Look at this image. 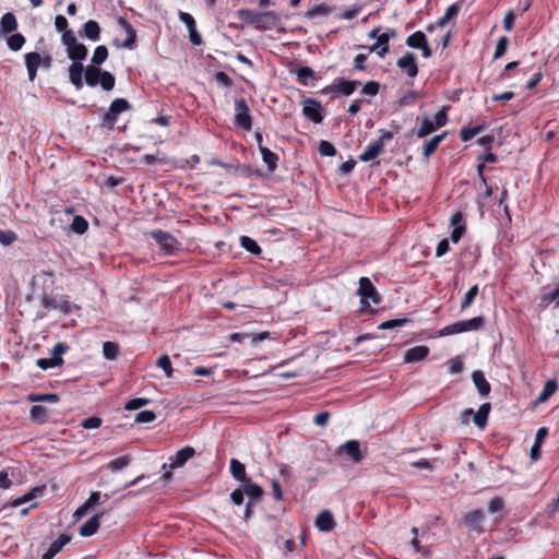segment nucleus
<instances>
[{
  "label": "nucleus",
  "instance_id": "49",
  "mask_svg": "<svg viewBox=\"0 0 559 559\" xmlns=\"http://www.w3.org/2000/svg\"><path fill=\"white\" fill-rule=\"evenodd\" d=\"M426 41V35L423 32L417 31L407 37L406 45L411 48L418 49L419 47L424 46Z\"/></svg>",
  "mask_w": 559,
  "mask_h": 559
},
{
  "label": "nucleus",
  "instance_id": "1",
  "mask_svg": "<svg viewBox=\"0 0 559 559\" xmlns=\"http://www.w3.org/2000/svg\"><path fill=\"white\" fill-rule=\"evenodd\" d=\"M240 490L248 497V502L245 506L242 519L248 522L252 514L253 508L258 501L263 497V489L258 484L253 483L250 478L242 481L239 486Z\"/></svg>",
  "mask_w": 559,
  "mask_h": 559
},
{
  "label": "nucleus",
  "instance_id": "38",
  "mask_svg": "<svg viewBox=\"0 0 559 559\" xmlns=\"http://www.w3.org/2000/svg\"><path fill=\"white\" fill-rule=\"evenodd\" d=\"M239 20L247 22L248 24H251L255 27V24L258 23V19L260 17L261 12L253 11L250 9H239L236 12Z\"/></svg>",
  "mask_w": 559,
  "mask_h": 559
},
{
  "label": "nucleus",
  "instance_id": "47",
  "mask_svg": "<svg viewBox=\"0 0 559 559\" xmlns=\"http://www.w3.org/2000/svg\"><path fill=\"white\" fill-rule=\"evenodd\" d=\"M412 533L414 535V538L412 539L411 544H412V547L414 548V551L421 554L425 558H429L430 549L428 546L420 545V540L418 539V528L413 527Z\"/></svg>",
  "mask_w": 559,
  "mask_h": 559
},
{
  "label": "nucleus",
  "instance_id": "31",
  "mask_svg": "<svg viewBox=\"0 0 559 559\" xmlns=\"http://www.w3.org/2000/svg\"><path fill=\"white\" fill-rule=\"evenodd\" d=\"M102 69L95 66H87L84 68V80L90 87H95L100 80Z\"/></svg>",
  "mask_w": 559,
  "mask_h": 559
},
{
  "label": "nucleus",
  "instance_id": "5",
  "mask_svg": "<svg viewBox=\"0 0 559 559\" xmlns=\"http://www.w3.org/2000/svg\"><path fill=\"white\" fill-rule=\"evenodd\" d=\"M150 235L166 255H173L181 250V243L168 231L155 229Z\"/></svg>",
  "mask_w": 559,
  "mask_h": 559
},
{
  "label": "nucleus",
  "instance_id": "6",
  "mask_svg": "<svg viewBox=\"0 0 559 559\" xmlns=\"http://www.w3.org/2000/svg\"><path fill=\"white\" fill-rule=\"evenodd\" d=\"M358 295L361 297V310L366 311L369 309L370 305L368 300H371L374 305H379L381 302V296L376 289L374 285L368 277H360Z\"/></svg>",
  "mask_w": 559,
  "mask_h": 559
},
{
  "label": "nucleus",
  "instance_id": "27",
  "mask_svg": "<svg viewBox=\"0 0 559 559\" xmlns=\"http://www.w3.org/2000/svg\"><path fill=\"white\" fill-rule=\"evenodd\" d=\"M17 29V20L12 12H7L0 20V34L9 35Z\"/></svg>",
  "mask_w": 559,
  "mask_h": 559
},
{
  "label": "nucleus",
  "instance_id": "18",
  "mask_svg": "<svg viewBox=\"0 0 559 559\" xmlns=\"http://www.w3.org/2000/svg\"><path fill=\"white\" fill-rule=\"evenodd\" d=\"M100 492L99 491H93L91 492L88 499L79 507L74 512L75 519H81L87 514L88 511L94 509L96 506L100 504Z\"/></svg>",
  "mask_w": 559,
  "mask_h": 559
},
{
  "label": "nucleus",
  "instance_id": "50",
  "mask_svg": "<svg viewBox=\"0 0 559 559\" xmlns=\"http://www.w3.org/2000/svg\"><path fill=\"white\" fill-rule=\"evenodd\" d=\"M71 229L78 235H83L88 229V222L81 215L74 216Z\"/></svg>",
  "mask_w": 559,
  "mask_h": 559
},
{
  "label": "nucleus",
  "instance_id": "23",
  "mask_svg": "<svg viewBox=\"0 0 559 559\" xmlns=\"http://www.w3.org/2000/svg\"><path fill=\"white\" fill-rule=\"evenodd\" d=\"M472 380L480 396L486 397L489 395L491 386L481 370H475L472 373Z\"/></svg>",
  "mask_w": 559,
  "mask_h": 559
},
{
  "label": "nucleus",
  "instance_id": "8",
  "mask_svg": "<svg viewBox=\"0 0 559 559\" xmlns=\"http://www.w3.org/2000/svg\"><path fill=\"white\" fill-rule=\"evenodd\" d=\"M69 350L68 344L63 342H58L53 348L51 349V357L49 358H38L36 360L37 367L43 370H47L55 367H60L63 365L64 360L62 355H64Z\"/></svg>",
  "mask_w": 559,
  "mask_h": 559
},
{
  "label": "nucleus",
  "instance_id": "64",
  "mask_svg": "<svg viewBox=\"0 0 559 559\" xmlns=\"http://www.w3.org/2000/svg\"><path fill=\"white\" fill-rule=\"evenodd\" d=\"M559 298V284L550 292L542 295V301L546 305L557 300Z\"/></svg>",
  "mask_w": 559,
  "mask_h": 559
},
{
  "label": "nucleus",
  "instance_id": "14",
  "mask_svg": "<svg viewBox=\"0 0 559 559\" xmlns=\"http://www.w3.org/2000/svg\"><path fill=\"white\" fill-rule=\"evenodd\" d=\"M337 455L346 454L354 463L362 461L364 455L360 450V443L357 440H348L338 447L336 451Z\"/></svg>",
  "mask_w": 559,
  "mask_h": 559
},
{
  "label": "nucleus",
  "instance_id": "48",
  "mask_svg": "<svg viewBox=\"0 0 559 559\" xmlns=\"http://www.w3.org/2000/svg\"><path fill=\"white\" fill-rule=\"evenodd\" d=\"M108 58V49L105 45H99L95 48L94 53L92 56V63L95 67H99L103 64Z\"/></svg>",
  "mask_w": 559,
  "mask_h": 559
},
{
  "label": "nucleus",
  "instance_id": "52",
  "mask_svg": "<svg viewBox=\"0 0 559 559\" xmlns=\"http://www.w3.org/2000/svg\"><path fill=\"white\" fill-rule=\"evenodd\" d=\"M479 293L478 285L472 286L465 294L462 302H461V311L466 310L474 301L476 296Z\"/></svg>",
  "mask_w": 559,
  "mask_h": 559
},
{
  "label": "nucleus",
  "instance_id": "24",
  "mask_svg": "<svg viewBox=\"0 0 559 559\" xmlns=\"http://www.w3.org/2000/svg\"><path fill=\"white\" fill-rule=\"evenodd\" d=\"M104 515V511L95 513L80 527V535L83 537L93 536L99 528V520Z\"/></svg>",
  "mask_w": 559,
  "mask_h": 559
},
{
  "label": "nucleus",
  "instance_id": "29",
  "mask_svg": "<svg viewBox=\"0 0 559 559\" xmlns=\"http://www.w3.org/2000/svg\"><path fill=\"white\" fill-rule=\"evenodd\" d=\"M290 72L296 74L297 80L304 86H313V84L310 83L309 80L318 79L316 72L309 67H299L296 70H290Z\"/></svg>",
  "mask_w": 559,
  "mask_h": 559
},
{
  "label": "nucleus",
  "instance_id": "61",
  "mask_svg": "<svg viewBox=\"0 0 559 559\" xmlns=\"http://www.w3.org/2000/svg\"><path fill=\"white\" fill-rule=\"evenodd\" d=\"M102 418L98 416H90L82 420L81 426L85 429H96L102 426Z\"/></svg>",
  "mask_w": 559,
  "mask_h": 559
},
{
  "label": "nucleus",
  "instance_id": "3",
  "mask_svg": "<svg viewBox=\"0 0 559 559\" xmlns=\"http://www.w3.org/2000/svg\"><path fill=\"white\" fill-rule=\"evenodd\" d=\"M448 107H442L435 114L433 119L425 117L421 120L420 127L415 131L417 138L423 139L435 132L437 129L442 128L448 123Z\"/></svg>",
  "mask_w": 559,
  "mask_h": 559
},
{
  "label": "nucleus",
  "instance_id": "36",
  "mask_svg": "<svg viewBox=\"0 0 559 559\" xmlns=\"http://www.w3.org/2000/svg\"><path fill=\"white\" fill-rule=\"evenodd\" d=\"M364 48H367V46H364ZM389 40L382 34L379 35L373 45L368 47L369 51L376 52L380 57H384L389 52Z\"/></svg>",
  "mask_w": 559,
  "mask_h": 559
},
{
  "label": "nucleus",
  "instance_id": "56",
  "mask_svg": "<svg viewBox=\"0 0 559 559\" xmlns=\"http://www.w3.org/2000/svg\"><path fill=\"white\" fill-rule=\"evenodd\" d=\"M156 366L162 368L165 371V374L167 377H171L173 367H171V361H170V358L168 355L164 354V355L159 356L156 361Z\"/></svg>",
  "mask_w": 559,
  "mask_h": 559
},
{
  "label": "nucleus",
  "instance_id": "19",
  "mask_svg": "<svg viewBox=\"0 0 559 559\" xmlns=\"http://www.w3.org/2000/svg\"><path fill=\"white\" fill-rule=\"evenodd\" d=\"M71 536L68 534H61L55 542L51 543L46 552L43 554V559H53L62 548L70 543Z\"/></svg>",
  "mask_w": 559,
  "mask_h": 559
},
{
  "label": "nucleus",
  "instance_id": "62",
  "mask_svg": "<svg viewBox=\"0 0 559 559\" xmlns=\"http://www.w3.org/2000/svg\"><path fill=\"white\" fill-rule=\"evenodd\" d=\"M150 403L148 399L145 397H135L127 402L126 409L128 411H135L139 409Z\"/></svg>",
  "mask_w": 559,
  "mask_h": 559
},
{
  "label": "nucleus",
  "instance_id": "60",
  "mask_svg": "<svg viewBox=\"0 0 559 559\" xmlns=\"http://www.w3.org/2000/svg\"><path fill=\"white\" fill-rule=\"evenodd\" d=\"M156 419V414L153 411H142L135 415V421L141 424H148Z\"/></svg>",
  "mask_w": 559,
  "mask_h": 559
},
{
  "label": "nucleus",
  "instance_id": "2",
  "mask_svg": "<svg viewBox=\"0 0 559 559\" xmlns=\"http://www.w3.org/2000/svg\"><path fill=\"white\" fill-rule=\"evenodd\" d=\"M484 324H485L484 317H481V316L474 317L472 319L457 321V322H454L452 324L444 326L443 329L438 331V336H448V335L459 334V333H463V332L478 331L484 326Z\"/></svg>",
  "mask_w": 559,
  "mask_h": 559
},
{
  "label": "nucleus",
  "instance_id": "22",
  "mask_svg": "<svg viewBox=\"0 0 559 559\" xmlns=\"http://www.w3.org/2000/svg\"><path fill=\"white\" fill-rule=\"evenodd\" d=\"M359 85L360 82L356 80H345L342 78L335 79V88L337 96H350Z\"/></svg>",
  "mask_w": 559,
  "mask_h": 559
},
{
  "label": "nucleus",
  "instance_id": "33",
  "mask_svg": "<svg viewBox=\"0 0 559 559\" xmlns=\"http://www.w3.org/2000/svg\"><path fill=\"white\" fill-rule=\"evenodd\" d=\"M83 34L86 38L97 41L100 37V26L98 22L94 20H88L83 25Z\"/></svg>",
  "mask_w": 559,
  "mask_h": 559
},
{
  "label": "nucleus",
  "instance_id": "53",
  "mask_svg": "<svg viewBox=\"0 0 559 559\" xmlns=\"http://www.w3.org/2000/svg\"><path fill=\"white\" fill-rule=\"evenodd\" d=\"M116 79L108 71H102L99 83L104 91H111L115 87Z\"/></svg>",
  "mask_w": 559,
  "mask_h": 559
},
{
  "label": "nucleus",
  "instance_id": "9",
  "mask_svg": "<svg viewBox=\"0 0 559 559\" xmlns=\"http://www.w3.org/2000/svg\"><path fill=\"white\" fill-rule=\"evenodd\" d=\"M131 104L126 98H116L111 102L108 111L103 117L102 126L112 130L119 114L130 110Z\"/></svg>",
  "mask_w": 559,
  "mask_h": 559
},
{
  "label": "nucleus",
  "instance_id": "42",
  "mask_svg": "<svg viewBox=\"0 0 559 559\" xmlns=\"http://www.w3.org/2000/svg\"><path fill=\"white\" fill-rule=\"evenodd\" d=\"M262 160L265 163L270 171H274L277 168L278 156L276 153L269 148H261Z\"/></svg>",
  "mask_w": 559,
  "mask_h": 559
},
{
  "label": "nucleus",
  "instance_id": "20",
  "mask_svg": "<svg viewBox=\"0 0 559 559\" xmlns=\"http://www.w3.org/2000/svg\"><path fill=\"white\" fill-rule=\"evenodd\" d=\"M69 80L72 83V85L75 87V90H81L83 87V73H84V66L82 62H75L71 63L69 69Z\"/></svg>",
  "mask_w": 559,
  "mask_h": 559
},
{
  "label": "nucleus",
  "instance_id": "12",
  "mask_svg": "<svg viewBox=\"0 0 559 559\" xmlns=\"http://www.w3.org/2000/svg\"><path fill=\"white\" fill-rule=\"evenodd\" d=\"M484 522H485V512L480 509L467 512L463 518V523L468 528V531L475 532L478 535H480L485 532L484 526H483Z\"/></svg>",
  "mask_w": 559,
  "mask_h": 559
},
{
  "label": "nucleus",
  "instance_id": "25",
  "mask_svg": "<svg viewBox=\"0 0 559 559\" xmlns=\"http://www.w3.org/2000/svg\"><path fill=\"white\" fill-rule=\"evenodd\" d=\"M316 526L321 532H331L335 526L333 514L329 510L321 511L317 515Z\"/></svg>",
  "mask_w": 559,
  "mask_h": 559
},
{
  "label": "nucleus",
  "instance_id": "30",
  "mask_svg": "<svg viewBox=\"0 0 559 559\" xmlns=\"http://www.w3.org/2000/svg\"><path fill=\"white\" fill-rule=\"evenodd\" d=\"M44 489H45V487H34L31 491L26 492L25 495L9 501L5 504V507L17 508V507L33 500L38 495L43 493Z\"/></svg>",
  "mask_w": 559,
  "mask_h": 559
},
{
  "label": "nucleus",
  "instance_id": "15",
  "mask_svg": "<svg viewBox=\"0 0 559 559\" xmlns=\"http://www.w3.org/2000/svg\"><path fill=\"white\" fill-rule=\"evenodd\" d=\"M396 66L405 71L409 78H415L418 74V66L416 62V56L413 52H406L404 56L397 59Z\"/></svg>",
  "mask_w": 559,
  "mask_h": 559
},
{
  "label": "nucleus",
  "instance_id": "34",
  "mask_svg": "<svg viewBox=\"0 0 559 559\" xmlns=\"http://www.w3.org/2000/svg\"><path fill=\"white\" fill-rule=\"evenodd\" d=\"M491 409L490 403H484L478 411L474 414V424L478 428H484L487 425L488 416Z\"/></svg>",
  "mask_w": 559,
  "mask_h": 559
},
{
  "label": "nucleus",
  "instance_id": "21",
  "mask_svg": "<svg viewBox=\"0 0 559 559\" xmlns=\"http://www.w3.org/2000/svg\"><path fill=\"white\" fill-rule=\"evenodd\" d=\"M118 23L127 34V38L121 46L127 49H133L136 43L135 28L124 17H119Z\"/></svg>",
  "mask_w": 559,
  "mask_h": 559
},
{
  "label": "nucleus",
  "instance_id": "57",
  "mask_svg": "<svg viewBox=\"0 0 559 559\" xmlns=\"http://www.w3.org/2000/svg\"><path fill=\"white\" fill-rule=\"evenodd\" d=\"M319 153L322 156H330V157H332V156L336 155L337 151H336L335 146L331 142L322 140L319 143Z\"/></svg>",
  "mask_w": 559,
  "mask_h": 559
},
{
  "label": "nucleus",
  "instance_id": "16",
  "mask_svg": "<svg viewBox=\"0 0 559 559\" xmlns=\"http://www.w3.org/2000/svg\"><path fill=\"white\" fill-rule=\"evenodd\" d=\"M278 22L280 17L276 12L264 11L261 12L254 28L258 31H270L274 28L278 24Z\"/></svg>",
  "mask_w": 559,
  "mask_h": 559
},
{
  "label": "nucleus",
  "instance_id": "37",
  "mask_svg": "<svg viewBox=\"0 0 559 559\" xmlns=\"http://www.w3.org/2000/svg\"><path fill=\"white\" fill-rule=\"evenodd\" d=\"M239 241H240L241 247L245 250H247L248 252H250L251 254L257 255V257L261 255V253H262L261 247L251 237L241 236Z\"/></svg>",
  "mask_w": 559,
  "mask_h": 559
},
{
  "label": "nucleus",
  "instance_id": "44",
  "mask_svg": "<svg viewBox=\"0 0 559 559\" xmlns=\"http://www.w3.org/2000/svg\"><path fill=\"white\" fill-rule=\"evenodd\" d=\"M47 408L41 405H34L29 411V418L36 424H44L46 421Z\"/></svg>",
  "mask_w": 559,
  "mask_h": 559
},
{
  "label": "nucleus",
  "instance_id": "10",
  "mask_svg": "<svg viewBox=\"0 0 559 559\" xmlns=\"http://www.w3.org/2000/svg\"><path fill=\"white\" fill-rule=\"evenodd\" d=\"M234 124L246 131H250L252 129V118L250 116V109L247 102L243 98L235 99Z\"/></svg>",
  "mask_w": 559,
  "mask_h": 559
},
{
  "label": "nucleus",
  "instance_id": "59",
  "mask_svg": "<svg viewBox=\"0 0 559 559\" xmlns=\"http://www.w3.org/2000/svg\"><path fill=\"white\" fill-rule=\"evenodd\" d=\"M380 91V84L377 81H368L361 90V93L368 96H376Z\"/></svg>",
  "mask_w": 559,
  "mask_h": 559
},
{
  "label": "nucleus",
  "instance_id": "51",
  "mask_svg": "<svg viewBox=\"0 0 559 559\" xmlns=\"http://www.w3.org/2000/svg\"><path fill=\"white\" fill-rule=\"evenodd\" d=\"M119 353V346L117 343L114 342H105L103 344V355L108 360H114L117 358Z\"/></svg>",
  "mask_w": 559,
  "mask_h": 559
},
{
  "label": "nucleus",
  "instance_id": "55",
  "mask_svg": "<svg viewBox=\"0 0 559 559\" xmlns=\"http://www.w3.org/2000/svg\"><path fill=\"white\" fill-rule=\"evenodd\" d=\"M508 46H509L508 37L501 36L497 41L496 49L493 52V59H500L501 57H503L508 49Z\"/></svg>",
  "mask_w": 559,
  "mask_h": 559
},
{
  "label": "nucleus",
  "instance_id": "58",
  "mask_svg": "<svg viewBox=\"0 0 559 559\" xmlns=\"http://www.w3.org/2000/svg\"><path fill=\"white\" fill-rule=\"evenodd\" d=\"M407 322H408V320L405 319V318H403V319H392V320H388V321L382 322L379 325V329H381V330H392V329H396V328H402V326L406 325Z\"/></svg>",
  "mask_w": 559,
  "mask_h": 559
},
{
  "label": "nucleus",
  "instance_id": "54",
  "mask_svg": "<svg viewBox=\"0 0 559 559\" xmlns=\"http://www.w3.org/2000/svg\"><path fill=\"white\" fill-rule=\"evenodd\" d=\"M27 400L31 402H51L57 403L59 401V396L56 393H46V394H28Z\"/></svg>",
  "mask_w": 559,
  "mask_h": 559
},
{
  "label": "nucleus",
  "instance_id": "63",
  "mask_svg": "<svg viewBox=\"0 0 559 559\" xmlns=\"http://www.w3.org/2000/svg\"><path fill=\"white\" fill-rule=\"evenodd\" d=\"M417 98L418 93L415 91H409L399 99V104L400 106H413Z\"/></svg>",
  "mask_w": 559,
  "mask_h": 559
},
{
  "label": "nucleus",
  "instance_id": "13",
  "mask_svg": "<svg viewBox=\"0 0 559 559\" xmlns=\"http://www.w3.org/2000/svg\"><path fill=\"white\" fill-rule=\"evenodd\" d=\"M302 115L313 123H321L323 120V107L314 98H306L304 102Z\"/></svg>",
  "mask_w": 559,
  "mask_h": 559
},
{
  "label": "nucleus",
  "instance_id": "17",
  "mask_svg": "<svg viewBox=\"0 0 559 559\" xmlns=\"http://www.w3.org/2000/svg\"><path fill=\"white\" fill-rule=\"evenodd\" d=\"M429 353H430V349L426 345H418V346L412 347L405 352L404 362L414 364V362L421 361L428 357Z\"/></svg>",
  "mask_w": 559,
  "mask_h": 559
},
{
  "label": "nucleus",
  "instance_id": "45",
  "mask_svg": "<svg viewBox=\"0 0 559 559\" xmlns=\"http://www.w3.org/2000/svg\"><path fill=\"white\" fill-rule=\"evenodd\" d=\"M459 12H460L459 3H453V4L449 5L445 10L444 15L436 22V26L443 27L451 19L456 16L459 14Z\"/></svg>",
  "mask_w": 559,
  "mask_h": 559
},
{
  "label": "nucleus",
  "instance_id": "32",
  "mask_svg": "<svg viewBox=\"0 0 559 559\" xmlns=\"http://www.w3.org/2000/svg\"><path fill=\"white\" fill-rule=\"evenodd\" d=\"M445 136L447 132H443L428 140L423 146V155L426 158L430 157L437 151L438 146L444 140Z\"/></svg>",
  "mask_w": 559,
  "mask_h": 559
},
{
  "label": "nucleus",
  "instance_id": "35",
  "mask_svg": "<svg viewBox=\"0 0 559 559\" xmlns=\"http://www.w3.org/2000/svg\"><path fill=\"white\" fill-rule=\"evenodd\" d=\"M230 473L233 475V477L238 480V481H245L247 479H249L247 477V473H246V466L243 463H241L239 460L237 459H231L230 460Z\"/></svg>",
  "mask_w": 559,
  "mask_h": 559
},
{
  "label": "nucleus",
  "instance_id": "11",
  "mask_svg": "<svg viewBox=\"0 0 559 559\" xmlns=\"http://www.w3.org/2000/svg\"><path fill=\"white\" fill-rule=\"evenodd\" d=\"M41 306L46 310H59L63 314H69L73 308V305L64 296L56 297L50 295L43 296Z\"/></svg>",
  "mask_w": 559,
  "mask_h": 559
},
{
  "label": "nucleus",
  "instance_id": "28",
  "mask_svg": "<svg viewBox=\"0 0 559 559\" xmlns=\"http://www.w3.org/2000/svg\"><path fill=\"white\" fill-rule=\"evenodd\" d=\"M87 48L84 44L76 43L73 46L67 48V55L72 63L82 62L87 56Z\"/></svg>",
  "mask_w": 559,
  "mask_h": 559
},
{
  "label": "nucleus",
  "instance_id": "4",
  "mask_svg": "<svg viewBox=\"0 0 559 559\" xmlns=\"http://www.w3.org/2000/svg\"><path fill=\"white\" fill-rule=\"evenodd\" d=\"M28 80L33 82L37 76L38 68L49 70L52 67L53 59L50 55L44 57L39 52L32 51L24 56Z\"/></svg>",
  "mask_w": 559,
  "mask_h": 559
},
{
  "label": "nucleus",
  "instance_id": "41",
  "mask_svg": "<svg viewBox=\"0 0 559 559\" xmlns=\"http://www.w3.org/2000/svg\"><path fill=\"white\" fill-rule=\"evenodd\" d=\"M131 460H132L131 455L126 454L118 459L111 460L110 462L107 463L106 467H107V469L111 471L112 473H116V472L121 471L124 467H127L130 464Z\"/></svg>",
  "mask_w": 559,
  "mask_h": 559
},
{
  "label": "nucleus",
  "instance_id": "26",
  "mask_svg": "<svg viewBox=\"0 0 559 559\" xmlns=\"http://www.w3.org/2000/svg\"><path fill=\"white\" fill-rule=\"evenodd\" d=\"M384 147L381 145V142L372 141L370 142L362 154H360L359 159L364 163L373 160L381 153H383Z\"/></svg>",
  "mask_w": 559,
  "mask_h": 559
},
{
  "label": "nucleus",
  "instance_id": "46",
  "mask_svg": "<svg viewBox=\"0 0 559 559\" xmlns=\"http://www.w3.org/2000/svg\"><path fill=\"white\" fill-rule=\"evenodd\" d=\"M484 130H485L484 124H478V126H475L472 128L463 127L460 131V138L463 142H467V141H471L474 136H476Z\"/></svg>",
  "mask_w": 559,
  "mask_h": 559
},
{
  "label": "nucleus",
  "instance_id": "43",
  "mask_svg": "<svg viewBox=\"0 0 559 559\" xmlns=\"http://www.w3.org/2000/svg\"><path fill=\"white\" fill-rule=\"evenodd\" d=\"M332 13V8L326 3H320L306 12L308 19H314L317 16H326Z\"/></svg>",
  "mask_w": 559,
  "mask_h": 559
},
{
  "label": "nucleus",
  "instance_id": "7",
  "mask_svg": "<svg viewBox=\"0 0 559 559\" xmlns=\"http://www.w3.org/2000/svg\"><path fill=\"white\" fill-rule=\"evenodd\" d=\"M194 454H195V450L190 445H186L182 449H180L179 451H177L174 456L169 457V460H170L169 464H167V463L163 464L162 469L165 471L163 478L167 479V480L170 479L171 473L168 469H176L178 467L183 466L190 459H192L194 456Z\"/></svg>",
  "mask_w": 559,
  "mask_h": 559
},
{
  "label": "nucleus",
  "instance_id": "40",
  "mask_svg": "<svg viewBox=\"0 0 559 559\" xmlns=\"http://www.w3.org/2000/svg\"><path fill=\"white\" fill-rule=\"evenodd\" d=\"M26 41V38L21 33H11L7 38V45L12 51H19L22 49Z\"/></svg>",
  "mask_w": 559,
  "mask_h": 559
},
{
  "label": "nucleus",
  "instance_id": "39",
  "mask_svg": "<svg viewBox=\"0 0 559 559\" xmlns=\"http://www.w3.org/2000/svg\"><path fill=\"white\" fill-rule=\"evenodd\" d=\"M557 389H558V384H557L556 380L546 381L542 392L539 393V395L537 397V403H545L546 401H548L549 397L555 394Z\"/></svg>",
  "mask_w": 559,
  "mask_h": 559
}]
</instances>
